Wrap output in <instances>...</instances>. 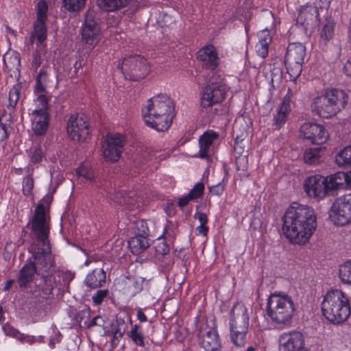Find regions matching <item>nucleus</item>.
I'll return each mask as SVG.
<instances>
[{"mask_svg":"<svg viewBox=\"0 0 351 351\" xmlns=\"http://www.w3.org/2000/svg\"><path fill=\"white\" fill-rule=\"evenodd\" d=\"M335 224L343 226L351 223V193L337 198L329 212Z\"/></svg>","mask_w":351,"mask_h":351,"instance_id":"obj_10","label":"nucleus"},{"mask_svg":"<svg viewBox=\"0 0 351 351\" xmlns=\"http://www.w3.org/2000/svg\"><path fill=\"white\" fill-rule=\"evenodd\" d=\"M36 271V268L34 267L32 263V258H29L27 263L19 270L17 282L21 289H25L29 286V284L34 280Z\"/></svg>","mask_w":351,"mask_h":351,"instance_id":"obj_21","label":"nucleus"},{"mask_svg":"<svg viewBox=\"0 0 351 351\" xmlns=\"http://www.w3.org/2000/svg\"><path fill=\"white\" fill-rule=\"evenodd\" d=\"M304 191L313 198L323 199L328 192L327 178L320 175H314L308 177L304 184Z\"/></svg>","mask_w":351,"mask_h":351,"instance_id":"obj_16","label":"nucleus"},{"mask_svg":"<svg viewBox=\"0 0 351 351\" xmlns=\"http://www.w3.org/2000/svg\"><path fill=\"white\" fill-rule=\"evenodd\" d=\"M43 157V154L40 147L36 146L32 148L30 154V160L32 162H39L42 160Z\"/></svg>","mask_w":351,"mask_h":351,"instance_id":"obj_48","label":"nucleus"},{"mask_svg":"<svg viewBox=\"0 0 351 351\" xmlns=\"http://www.w3.org/2000/svg\"><path fill=\"white\" fill-rule=\"evenodd\" d=\"M21 84L17 83L10 90L8 98L9 103L7 106L8 109H14L16 107L19 99V94L21 93Z\"/></svg>","mask_w":351,"mask_h":351,"instance_id":"obj_36","label":"nucleus"},{"mask_svg":"<svg viewBox=\"0 0 351 351\" xmlns=\"http://www.w3.org/2000/svg\"><path fill=\"white\" fill-rule=\"evenodd\" d=\"M19 341L22 343H27L29 344H32L34 342H36L37 339L36 337L31 336V335H25L22 334V337H20Z\"/></svg>","mask_w":351,"mask_h":351,"instance_id":"obj_62","label":"nucleus"},{"mask_svg":"<svg viewBox=\"0 0 351 351\" xmlns=\"http://www.w3.org/2000/svg\"><path fill=\"white\" fill-rule=\"evenodd\" d=\"M287 115L283 112H278L274 116V125H276V128H280L286 121Z\"/></svg>","mask_w":351,"mask_h":351,"instance_id":"obj_50","label":"nucleus"},{"mask_svg":"<svg viewBox=\"0 0 351 351\" xmlns=\"http://www.w3.org/2000/svg\"><path fill=\"white\" fill-rule=\"evenodd\" d=\"M43 62L41 50H36L33 53V59L32 62V68L36 71Z\"/></svg>","mask_w":351,"mask_h":351,"instance_id":"obj_49","label":"nucleus"},{"mask_svg":"<svg viewBox=\"0 0 351 351\" xmlns=\"http://www.w3.org/2000/svg\"><path fill=\"white\" fill-rule=\"evenodd\" d=\"M198 339L199 343L206 351H215L221 347L217 330L214 328H208L206 324L199 328Z\"/></svg>","mask_w":351,"mask_h":351,"instance_id":"obj_18","label":"nucleus"},{"mask_svg":"<svg viewBox=\"0 0 351 351\" xmlns=\"http://www.w3.org/2000/svg\"><path fill=\"white\" fill-rule=\"evenodd\" d=\"M225 189V184L222 182H220L217 184H215L213 186H210L209 188V191L210 193H212L214 195L219 196L221 195Z\"/></svg>","mask_w":351,"mask_h":351,"instance_id":"obj_54","label":"nucleus"},{"mask_svg":"<svg viewBox=\"0 0 351 351\" xmlns=\"http://www.w3.org/2000/svg\"><path fill=\"white\" fill-rule=\"evenodd\" d=\"M347 101L348 96L343 90L333 88L315 97L311 107L316 114L328 119L343 109Z\"/></svg>","mask_w":351,"mask_h":351,"instance_id":"obj_5","label":"nucleus"},{"mask_svg":"<svg viewBox=\"0 0 351 351\" xmlns=\"http://www.w3.org/2000/svg\"><path fill=\"white\" fill-rule=\"evenodd\" d=\"M343 71L346 75L351 76V57L345 63Z\"/></svg>","mask_w":351,"mask_h":351,"instance_id":"obj_64","label":"nucleus"},{"mask_svg":"<svg viewBox=\"0 0 351 351\" xmlns=\"http://www.w3.org/2000/svg\"><path fill=\"white\" fill-rule=\"evenodd\" d=\"M125 138L119 133L106 135L102 147L103 156L106 160L114 162L119 160L123 150Z\"/></svg>","mask_w":351,"mask_h":351,"instance_id":"obj_14","label":"nucleus"},{"mask_svg":"<svg viewBox=\"0 0 351 351\" xmlns=\"http://www.w3.org/2000/svg\"><path fill=\"white\" fill-rule=\"evenodd\" d=\"M204 190V184L202 182H198L188 193L189 197H190L192 200L199 198L203 195Z\"/></svg>","mask_w":351,"mask_h":351,"instance_id":"obj_45","label":"nucleus"},{"mask_svg":"<svg viewBox=\"0 0 351 351\" xmlns=\"http://www.w3.org/2000/svg\"><path fill=\"white\" fill-rule=\"evenodd\" d=\"M132 342L137 346L144 348L145 346V336L141 325H134L128 332Z\"/></svg>","mask_w":351,"mask_h":351,"instance_id":"obj_30","label":"nucleus"},{"mask_svg":"<svg viewBox=\"0 0 351 351\" xmlns=\"http://www.w3.org/2000/svg\"><path fill=\"white\" fill-rule=\"evenodd\" d=\"M143 115L147 126L157 131H165L176 115L173 101L165 94L154 96L148 99Z\"/></svg>","mask_w":351,"mask_h":351,"instance_id":"obj_2","label":"nucleus"},{"mask_svg":"<svg viewBox=\"0 0 351 351\" xmlns=\"http://www.w3.org/2000/svg\"><path fill=\"white\" fill-rule=\"evenodd\" d=\"M219 136L218 134L213 131H207L202 135L199 139V151L198 156L201 158H207L209 148L214 140Z\"/></svg>","mask_w":351,"mask_h":351,"instance_id":"obj_24","label":"nucleus"},{"mask_svg":"<svg viewBox=\"0 0 351 351\" xmlns=\"http://www.w3.org/2000/svg\"><path fill=\"white\" fill-rule=\"evenodd\" d=\"M86 0H63L64 7L69 11L76 12L82 9Z\"/></svg>","mask_w":351,"mask_h":351,"instance_id":"obj_39","label":"nucleus"},{"mask_svg":"<svg viewBox=\"0 0 351 351\" xmlns=\"http://www.w3.org/2000/svg\"><path fill=\"white\" fill-rule=\"evenodd\" d=\"M45 246L39 244H32L29 252L32 254V263L36 268L38 274L50 272L55 266L54 258L51 254V246L49 250H45Z\"/></svg>","mask_w":351,"mask_h":351,"instance_id":"obj_11","label":"nucleus"},{"mask_svg":"<svg viewBox=\"0 0 351 351\" xmlns=\"http://www.w3.org/2000/svg\"><path fill=\"white\" fill-rule=\"evenodd\" d=\"M48 128V119H37L33 125V130L36 135L44 134Z\"/></svg>","mask_w":351,"mask_h":351,"instance_id":"obj_42","label":"nucleus"},{"mask_svg":"<svg viewBox=\"0 0 351 351\" xmlns=\"http://www.w3.org/2000/svg\"><path fill=\"white\" fill-rule=\"evenodd\" d=\"M304 138L313 144L322 145L326 142L329 135L325 128L314 123H304L300 128Z\"/></svg>","mask_w":351,"mask_h":351,"instance_id":"obj_17","label":"nucleus"},{"mask_svg":"<svg viewBox=\"0 0 351 351\" xmlns=\"http://www.w3.org/2000/svg\"><path fill=\"white\" fill-rule=\"evenodd\" d=\"M112 332L115 335L116 339H121L125 333V321L123 319H117L112 325Z\"/></svg>","mask_w":351,"mask_h":351,"instance_id":"obj_38","label":"nucleus"},{"mask_svg":"<svg viewBox=\"0 0 351 351\" xmlns=\"http://www.w3.org/2000/svg\"><path fill=\"white\" fill-rule=\"evenodd\" d=\"M118 67L125 78L132 81H138L145 78L150 71L147 60L139 55L124 58Z\"/></svg>","mask_w":351,"mask_h":351,"instance_id":"obj_8","label":"nucleus"},{"mask_svg":"<svg viewBox=\"0 0 351 351\" xmlns=\"http://www.w3.org/2000/svg\"><path fill=\"white\" fill-rule=\"evenodd\" d=\"M335 162L339 167L351 165V145L343 148L337 154Z\"/></svg>","mask_w":351,"mask_h":351,"instance_id":"obj_32","label":"nucleus"},{"mask_svg":"<svg viewBox=\"0 0 351 351\" xmlns=\"http://www.w3.org/2000/svg\"><path fill=\"white\" fill-rule=\"evenodd\" d=\"M47 76L48 75L46 66H43L36 78V90L37 92L43 93L45 90L47 81Z\"/></svg>","mask_w":351,"mask_h":351,"instance_id":"obj_37","label":"nucleus"},{"mask_svg":"<svg viewBox=\"0 0 351 351\" xmlns=\"http://www.w3.org/2000/svg\"><path fill=\"white\" fill-rule=\"evenodd\" d=\"M339 275L342 282L351 285V259L340 265Z\"/></svg>","mask_w":351,"mask_h":351,"instance_id":"obj_34","label":"nucleus"},{"mask_svg":"<svg viewBox=\"0 0 351 351\" xmlns=\"http://www.w3.org/2000/svg\"><path fill=\"white\" fill-rule=\"evenodd\" d=\"M3 330L5 333L10 337H12L18 340H19L20 337H22V333H21L18 330L10 327V326H3Z\"/></svg>","mask_w":351,"mask_h":351,"instance_id":"obj_53","label":"nucleus"},{"mask_svg":"<svg viewBox=\"0 0 351 351\" xmlns=\"http://www.w3.org/2000/svg\"><path fill=\"white\" fill-rule=\"evenodd\" d=\"M247 332L235 330L231 332V339L234 344L238 347H243L245 343V335Z\"/></svg>","mask_w":351,"mask_h":351,"instance_id":"obj_43","label":"nucleus"},{"mask_svg":"<svg viewBox=\"0 0 351 351\" xmlns=\"http://www.w3.org/2000/svg\"><path fill=\"white\" fill-rule=\"evenodd\" d=\"M47 26L45 21H36L33 33L36 36L37 45H41L47 39Z\"/></svg>","mask_w":351,"mask_h":351,"instance_id":"obj_33","label":"nucleus"},{"mask_svg":"<svg viewBox=\"0 0 351 351\" xmlns=\"http://www.w3.org/2000/svg\"><path fill=\"white\" fill-rule=\"evenodd\" d=\"M34 188V180L30 175H27L23 180V193L27 196L31 194Z\"/></svg>","mask_w":351,"mask_h":351,"instance_id":"obj_46","label":"nucleus"},{"mask_svg":"<svg viewBox=\"0 0 351 351\" xmlns=\"http://www.w3.org/2000/svg\"><path fill=\"white\" fill-rule=\"evenodd\" d=\"M322 149L321 147L306 149L303 155L304 162L311 165L317 164L321 158Z\"/></svg>","mask_w":351,"mask_h":351,"instance_id":"obj_31","label":"nucleus"},{"mask_svg":"<svg viewBox=\"0 0 351 351\" xmlns=\"http://www.w3.org/2000/svg\"><path fill=\"white\" fill-rule=\"evenodd\" d=\"M147 237L136 234L129 240L128 246L133 254H139L149 247V239Z\"/></svg>","mask_w":351,"mask_h":351,"instance_id":"obj_25","label":"nucleus"},{"mask_svg":"<svg viewBox=\"0 0 351 351\" xmlns=\"http://www.w3.org/2000/svg\"><path fill=\"white\" fill-rule=\"evenodd\" d=\"M95 15L94 11L88 10L81 28L82 40L88 45L89 51L93 50L100 40V27L95 19Z\"/></svg>","mask_w":351,"mask_h":351,"instance_id":"obj_13","label":"nucleus"},{"mask_svg":"<svg viewBox=\"0 0 351 351\" xmlns=\"http://www.w3.org/2000/svg\"><path fill=\"white\" fill-rule=\"evenodd\" d=\"M66 129L69 138L75 142L86 141L90 132L88 119L84 114H71Z\"/></svg>","mask_w":351,"mask_h":351,"instance_id":"obj_12","label":"nucleus"},{"mask_svg":"<svg viewBox=\"0 0 351 351\" xmlns=\"http://www.w3.org/2000/svg\"><path fill=\"white\" fill-rule=\"evenodd\" d=\"M51 334L49 341V346L53 349L57 343H60L62 340V334L55 325H52L50 328Z\"/></svg>","mask_w":351,"mask_h":351,"instance_id":"obj_40","label":"nucleus"},{"mask_svg":"<svg viewBox=\"0 0 351 351\" xmlns=\"http://www.w3.org/2000/svg\"><path fill=\"white\" fill-rule=\"evenodd\" d=\"M258 37H259L258 43H263V42L265 43V41L266 43H267V44H270V43L271 41V38L269 35V32L267 29L261 31L258 34Z\"/></svg>","mask_w":351,"mask_h":351,"instance_id":"obj_58","label":"nucleus"},{"mask_svg":"<svg viewBox=\"0 0 351 351\" xmlns=\"http://www.w3.org/2000/svg\"><path fill=\"white\" fill-rule=\"evenodd\" d=\"M47 108L40 107L39 109H36L32 112V114L35 116L36 118L39 119H48L47 113Z\"/></svg>","mask_w":351,"mask_h":351,"instance_id":"obj_57","label":"nucleus"},{"mask_svg":"<svg viewBox=\"0 0 351 351\" xmlns=\"http://www.w3.org/2000/svg\"><path fill=\"white\" fill-rule=\"evenodd\" d=\"M106 282V271L103 268H96L86 275L84 283L87 287L93 289L102 287Z\"/></svg>","mask_w":351,"mask_h":351,"instance_id":"obj_22","label":"nucleus"},{"mask_svg":"<svg viewBox=\"0 0 351 351\" xmlns=\"http://www.w3.org/2000/svg\"><path fill=\"white\" fill-rule=\"evenodd\" d=\"M56 287L55 276L51 274L43 276V282L38 285V295L43 299H49L53 297V290Z\"/></svg>","mask_w":351,"mask_h":351,"instance_id":"obj_23","label":"nucleus"},{"mask_svg":"<svg viewBox=\"0 0 351 351\" xmlns=\"http://www.w3.org/2000/svg\"><path fill=\"white\" fill-rule=\"evenodd\" d=\"M326 178H327L328 189H329L330 191L339 188H344L345 185H348L347 172L339 171L326 177Z\"/></svg>","mask_w":351,"mask_h":351,"instance_id":"obj_27","label":"nucleus"},{"mask_svg":"<svg viewBox=\"0 0 351 351\" xmlns=\"http://www.w3.org/2000/svg\"><path fill=\"white\" fill-rule=\"evenodd\" d=\"M196 58L202 62L205 73L210 76L213 73H218L216 69L219 66L220 58L215 47L208 45L201 48L196 53Z\"/></svg>","mask_w":351,"mask_h":351,"instance_id":"obj_15","label":"nucleus"},{"mask_svg":"<svg viewBox=\"0 0 351 351\" xmlns=\"http://www.w3.org/2000/svg\"><path fill=\"white\" fill-rule=\"evenodd\" d=\"M278 111L280 112H283L287 115L289 114V112L291 111L289 97H288L287 96L285 97V98L282 102L281 106Z\"/></svg>","mask_w":351,"mask_h":351,"instance_id":"obj_55","label":"nucleus"},{"mask_svg":"<svg viewBox=\"0 0 351 351\" xmlns=\"http://www.w3.org/2000/svg\"><path fill=\"white\" fill-rule=\"evenodd\" d=\"M323 315L330 322L339 324L345 322L350 315L348 299L340 290L328 291L322 303Z\"/></svg>","mask_w":351,"mask_h":351,"instance_id":"obj_4","label":"nucleus"},{"mask_svg":"<svg viewBox=\"0 0 351 351\" xmlns=\"http://www.w3.org/2000/svg\"><path fill=\"white\" fill-rule=\"evenodd\" d=\"M271 83L276 82H280L282 80V71L278 69H274L271 71Z\"/></svg>","mask_w":351,"mask_h":351,"instance_id":"obj_60","label":"nucleus"},{"mask_svg":"<svg viewBox=\"0 0 351 351\" xmlns=\"http://www.w3.org/2000/svg\"><path fill=\"white\" fill-rule=\"evenodd\" d=\"M269 44H267L265 41L263 43H258L256 45V52L259 56L262 58H265L268 55V47Z\"/></svg>","mask_w":351,"mask_h":351,"instance_id":"obj_51","label":"nucleus"},{"mask_svg":"<svg viewBox=\"0 0 351 351\" xmlns=\"http://www.w3.org/2000/svg\"><path fill=\"white\" fill-rule=\"evenodd\" d=\"M282 232L292 243L304 245L317 228V216L314 210L304 205L293 203L282 217Z\"/></svg>","mask_w":351,"mask_h":351,"instance_id":"obj_1","label":"nucleus"},{"mask_svg":"<svg viewBox=\"0 0 351 351\" xmlns=\"http://www.w3.org/2000/svg\"><path fill=\"white\" fill-rule=\"evenodd\" d=\"M104 323L105 322L101 316L95 317L88 324H86V322H85V324L88 328L95 326H104Z\"/></svg>","mask_w":351,"mask_h":351,"instance_id":"obj_56","label":"nucleus"},{"mask_svg":"<svg viewBox=\"0 0 351 351\" xmlns=\"http://www.w3.org/2000/svg\"><path fill=\"white\" fill-rule=\"evenodd\" d=\"M305 56L306 47L303 44L293 43L288 45L285 64L291 80H295L300 75Z\"/></svg>","mask_w":351,"mask_h":351,"instance_id":"obj_9","label":"nucleus"},{"mask_svg":"<svg viewBox=\"0 0 351 351\" xmlns=\"http://www.w3.org/2000/svg\"><path fill=\"white\" fill-rule=\"evenodd\" d=\"M228 86L223 77L219 73H213L209 77L208 84L204 88L201 97V106L209 108L222 102L226 97Z\"/></svg>","mask_w":351,"mask_h":351,"instance_id":"obj_7","label":"nucleus"},{"mask_svg":"<svg viewBox=\"0 0 351 351\" xmlns=\"http://www.w3.org/2000/svg\"><path fill=\"white\" fill-rule=\"evenodd\" d=\"M90 315V310L88 308H85L84 310L80 311L77 316L76 319L77 322H81L83 319L89 317Z\"/></svg>","mask_w":351,"mask_h":351,"instance_id":"obj_63","label":"nucleus"},{"mask_svg":"<svg viewBox=\"0 0 351 351\" xmlns=\"http://www.w3.org/2000/svg\"><path fill=\"white\" fill-rule=\"evenodd\" d=\"M31 230L36 237L32 244H39L45 246V250H49V234L50 230V216L49 206H45L43 203L38 204L34 210V215L29 222Z\"/></svg>","mask_w":351,"mask_h":351,"instance_id":"obj_6","label":"nucleus"},{"mask_svg":"<svg viewBox=\"0 0 351 351\" xmlns=\"http://www.w3.org/2000/svg\"><path fill=\"white\" fill-rule=\"evenodd\" d=\"M48 5L45 1H40L37 4V21H45L47 19Z\"/></svg>","mask_w":351,"mask_h":351,"instance_id":"obj_41","label":"nucleus"},{"mask_svg":"<svg viewBox=\"0 0 351 351\" xmlns=\"http://www.w3.org/2000/svg\"><path fill=\"white\" fill-rule=\"evenodd\" d=\"M130 0H97L98 6L106 11L114 12L125 7Z\"/></svg>","mask_w":351,"mask_h":351,"instance_id":"obj_29","label":"nucleus"},{"mask_svg":"<svg viewBox=\"0 0 351 351\" xmlns=\"http://www.w3.org/2000/svg\"><path fill=\"white\" fill-rule=\"evenodd\" d=\"M109 294L108 289H99L92 296V300L95 305H100Z\"/></svg>","mask_w":351,"mask_h":351,"instance_id":"obj_47","label":"nucleus"},{"mask_svg":"<svg viewBox=\"0 0 351 351\" xmlns=\"http://www.w3.org/2000/svg\"><path fill=\"white\" fill-rule=\"evenodd\" d=\"M248 326L249 317L245 306H234L231 311L230 332H247Z\"/></svg>","mask_w":351,"mask_h":351,"instance_id":"obj_20","label":"nucleus"},{"mask_svg":"<svg viewBox=\"0 0 351 351\" xmlns=\"http://www.w3.org/2000/svg\"><path fill=\"white\" fill-rule=\"evenodd\" d=\"M295 311L292 298L282 292H274L267 299L266 312L271 321L278 325H289Z\"/></svg>","mask_w":351,"mask_h":351,"instance_id":"obj_3","label":"nucleus"},{"mask_svg":"<svg viewBox=\"0 0 351 351\" xmlns=\"http://www.w3.org/2000/svg\"><path fill=\"white\" fill-rule=\"evenodd\" d=\"M156 250L158 254H167L169 251V247L165 242H161L156 247Z\"/></svg>","mask_w":351,"mask_h":351,"instance_id":"obj_59","label":"nucleus"},{"mask_svg":"<svg viewBox=\"0 0 351 351\" xmlns=\"http://www.w3.org/2000/svg\"><path fill=\"white\" fill-rule=\"evenodd\" d=\"M194 218L197 219L202 225H206L208 223V217L204 213L196 212L194 215Z\"/></svg>","mask_w":351,"mask_h":351,"instance_id":"obj_61","label":"nucleus"},{"mask_svg":"<svg viewBox=\"0 0 351 351\" xmlns=\"http://www.w3.org/2000/svg\"><path fill=\"white\" fill-rule=\"evenodd\" d=\"M136 228L138 230L137 234H143L148 236L149 229L147 226V223L143 220H140L136 222Z\"/></svg>","mask_w":351,"mask_h":351,"instance_id":"obj_52","label":"nucleus"},{"mask_svg":"<svg viewBox=\"0 0 351 351\" xmlns=\"http://www.w3.org/2000/svg\"><path fill=\"white\" fill-rule=\"evenodd\" d=\"M76 176L79 181L82 182L85 181L92 182L95 178L94 171L84 165H81L76 169Z\"/></svg>","mask_w":351,"mask_h":351,"instance_id":"obj_35","label":"nucleus"},{"mask_svg":"<svg viewBox=\"0 0 351 351\" xmlns=\"http://www.w3.org/2000/svg\"><path fill=\"white\" fill-rule=\"evenodd\" d=\"M318 15L317 8L312 4H308L301 8L298 20L302 24L308 25L310 22L315 21Z\"/></svg>","mask_w":351,"mask_h":351,"instance_id":"obj_28","label":"nucleus"},{"mask_svg":"<svg viewBox=\"0 0 351 351\" xmlns=\"http://www.w3.org/2000/svg\"><path fill=\"white\" fill-rule=\"evenodd\" d=\"M280 351H306L303 334L298 331L282 334L280 337Z\"/></svg>","mask_w":351,"mask_h":351,"instance_id":"obj_19","label":"nucleus"},{"mask_svg":"<svg viewBox=\"0 0 351 351\" xmlns=\"http://www.w3.org/2000/svg\"><path fill=\"white\" fill-rule=\"evenodd\" d=\"M144 280L145 279L142 277L131 279V285L129 288L133 295H135L142 291Z\"/></svg>","mask_w":351,"mask_h":351,"instance_id":"obj_44","label":"nucleus"},{"mask_svg":"<svg viewBox=\"0 0 351 351\" xmlns=\"http://www.w3.org/2000/svg\"><path fill=\"white\" fill-rule=\"evenodd\" d=\"M336 23L332 17L326 18L320 32L319 45L326 46L335 35Z\"/></svg>","mask_w":351,"mask_h":351,"instance_id":"obj_26","label":"nucleus"}]
</instances>
